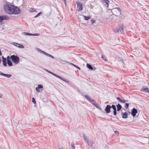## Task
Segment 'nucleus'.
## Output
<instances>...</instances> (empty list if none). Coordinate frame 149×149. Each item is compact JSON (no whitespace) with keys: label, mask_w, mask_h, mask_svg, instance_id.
Wrapping results in <instances>:
<instances>
[{"label":"nucleus","mask_w":149,"mask_h":149,"mask_svg":"<svg viewBox=\"0 0 149 149\" xmlns=\"http://www.w3.org/2000/svg\"><path fill=\"white\" fill-rule=\"evenodd\" d=\"M70 64L74 66V67H75L76 68L77 67V66L76 65H75L74 64H73L72 63H70Z\"/></svg>","instance_id":"34"},{"label":"nucleus","mask_w":149,"mask_h":149,"mask_svg":"<svg viewBox=\"0 0 149 149\" xmlns=\"http://www.w3.org/2000/svg\"><path fill=\"white\" fill-rule=\"evenodd\" d=\"M71 147L72 149H74L75 148V146L74 143H71Z\"/></svg>","instance_id":"30"},{"label":"nucleus","mask_w":149,"mask_h":149,"mask_svg":"<svg viewBox=\"0 0 149 149\" xmlns=\"http://www.w3.org/2000/svg\"><path fill=\"white\" fill-rule=\"evenodd\" d=\"M55 76L57 77V78H58V77H59V76L58 75L56 74V75H55Z\"/></svg>","instance_id":"39"},{"label":"nucleus","mask_w":149,"mask_h":149,"mask_svg":"<svg viewBox=\"0 0 149 149\" xmlns=\"http://www.w3.org/2000/svg\"><path fill=\"white\" fill-rule=\"evenodd\" d=\"M39 51H40V52L42 53V52H44L42 50H41L39 49Z\"/></svg>","instance_id":"38"},{"label":"nucleus","mask_w":149,"mask_h":149,"mask_svg":"<svg viewBox=\"0 0 149 149\" xmlns=\"http://www.w3.org/2000/svg\"><path fill=\"white\" fill-rule=\"evenodd\" d=\"M111 108V106L109 105H107L105 109V111L107 113H109L110 112V109Z\"/></svg>","instance_id":"6"},{"label":"nucleus","mask_w":149,"mask_h":149,"mask_svg":"<svg viewBox=\"0 0 149 149\" xmlns=\"http://www.w3.org/2000/svg\"><path fill=\"white\" fill-rule=\"evenodd\" d=\"M41 13H42L41 12H40L39 13L35 16V17H38L39 16Z\"/></svg>","instance_id":"31"},{"label":"nucleus","mask_w":149,"mask_h":149,"mask_svg":"<svg viewBox=\"0 0 149 149\" xmlns=\"http://www.w3.org/2000/svg\"><path fill=\"white\" fill-rule=\"evenodd\" d=\"M89 102L92 104L95 107L97 108H99V106L97 103H96L93 100H91Z\"/></svg>","instance_id":"8"},{"label":"nucleus","mask_w":149,"mask_h":149,"mask_svg":"<svg viewBox=\"0 0 149 149\" xmlns=\"http://www.w3.org/2000/svg\"><path fill=\"white\" fill-rule=\"evenodd\" d=\"M42 53H43L44 54H45L46 55H47V56H48L49 55V54L46 52H42Z\"/></svg>","instance_id":"32"},{"label":"nucleus","mask_w":149,"mask_h":149,"mask_svg":"<svg viewBox=\"0 0 149 149\" xmlns=\"http://www.w3.org/2000/svg\"><path fill=\"white\" fill-rule=\"evenodd\" d=\"M48 56H49L50 57H51L52 58H54L53 56H52V55H50L49 54V55Z\"/></svg>","instance_id":"37"},{"label":"nucleus","mask_w":149,"mask_h":149,"mask_svg":"<svg viewBox=\"0 0 149 149\" xmlns=\"http://www.w3.org/2000/svg\"><path fill=\"white\" fill-rule=\"evenodd\" d=\"M121 28L122 30H123L124 29V28L123 27V26H122V27H121Z\"/></svg>","instance_id":"40"},{"label":"nucleus","mask_w":149,"mask_h":149,"mask_svg":"<svg viewBox=\"0 0 149 149\" xmlns=\"http://www.w3.org/2000/svg\"><path fill=\"white\" fill-rule=\"evenodd\" d=\"M30 12H36V11L33 8H31L30 9Z\"/></svg>","instance_id":"26"},{"label":"nucleus","mask_w":149,"mask_h":149,"mask_svg":"<svg viewBox=\"0 0 149 149\" xmlns=\"http://www.w3.org/2000/svg\"><path fill=\"white\" fill-rule=\"evenodd\" d=\"M101 58H102L104 61H107V60L105 58V57H104L103 55H102L101 56Z\"/></svg>","instance_id":"25"},{"label":"nucleus","mask_w":149,"mask_h":149,"mask_svg":"<svg viewBox=\"0 0 149 149\" xmlns=\"http://www.w3.org/2000/svg\"><path fill=\"white\" fill-rule=\"evenodd\" d=\"M77 5V8H78V11H81L83 9L82 3L80 2H76Z\"/></svg>","instance_id":"5"},{"label":"nucleus","mask_w":149,"mask_h":149,"mask_svg":"<svg viewBox=\"0 0 149 149\" xmlns=\"http://www.w3.org/2000/svg\"><path fill=\"white\" fill-rule=\"evenodd\" d=\"M10 58L13 62L15 64H17L19 63V57L17 56L14 55H12L10 56Z\"/></svg>","instance_id":"3"},{"label":"nucleus","mask_w":149,"mask_h":149,"mask_svg":"<svg viewBox=\"0 0 149 149\" xmlns=\"http://www.w3.org/2000/svg\"><path fill=\"white\" fill-rule=\"evenodd\" d=\"M32 102H33L35 104H36V102L35 101V100L34 97L32 98Z\"/></svg>","instance_id":"28"},{"label":"nucleus","mask_w":149,"mask_h":149,"mask_svg":"<svg viewBox=\"0 0 149 149\" xmlns=\"http://www.w3.org/2000/svg\"><path fill=\"white\" fill-rule=\"evenodd\" d=\"M141 91L149 93V89L148 88L143 87L141 89Z\"/></svg>","instance_id":"11"},{"label":"nucleus","mask_w":149,"mask_h":149,"mask_svg":"<svg viewBox=\"0 0 149 149\" xmlns=\"http://www.w3.org/2000/svg\"><path fill=\"white\" fill-rule=\"evenodd\" d=\"M50 73H51L52 74V73H53L52 72H50Z\"/></svg>","instance_id":"46"},{"label":"nucleus","mask_w":149,"mask_h":149,"mask_svg":"<svg viewBox=\"0 0 149 149\" xmlns=\"http://www.w3.org/2000/svg\"><path fill=\"white\" fill-rule=\"evenodd\" d=\"M0 75L3 76L8 78L12 76V75L10 74H5L2 72L0 73Z\"/></svg>","instance_id":"12"},{"label":"nucleus","mask_w":149,"mask_h":149,"mask_svg":"<svg viewBox=\"0 0 149 149\" xmlns=\"http://www.w3.org/2000/svg\"><path fill=\"white\" fill-rule=\"evenodd\" d=\"M39 34L38 33H36L34 34H32V36H39Z\"/></svg>","instance_id":"36"},{"label":"nucleus","mask_w":149,"mask_h":149,"mask_svg":"<svg viewBox=\"0 0 149 149\" xmlns=\"http://www.w3.org/2000/svg\"><path fill=\"white\" fill-rule=\"evenodd\" d=\"M122 115H123V116H122L123 118H127V113H122Z\"/></svg>","instance_id":"17"},{"label":"nucleus","mask_w":149,"mask_h":149,"mask_svg":"<svg viewBox=\"0 0 149 149\" xmlns=\"http://www.w3.org/2000/svg\"><path fill=\"white\" fill-rule=\"evenodd\" d=\"M24 35L25 36H32V34L31 33H26V32H23V33Z\"/></svg>","instance_id":"20"},{"label":"nucleus","mask_w":149,"mask_h":149,"mask_svg":"<svg viewBox=\"0 0 149 149\" xmlns=\"http://www.w3.org/2000/svg\"><path fill=\"white\" fill-rule=\"evenodd\" d=\"M36 90L38 93H39L40 92L39 88L38 87H36Z\"/></svg>","instance_id":"29"},{"label":"nucleus","mask_w":149,"mask_h":149,"mask_svg":"<svg viewBox=\"0 0 149 149\" xmlns=\"http://www.w3.org/2000/svg\"><path fill=\"white\" fill-rule=\"evenodd\" d=\"M39 88H43V86L42 85L40 84L38 85V87Z\"/></svg>","instance_id":"27"},{"label":"nucleus","mask_w":149,"mask_h":149,"mask_svg":"<svg viewBox=\"0 0 149 149\" xmlns=\"http://www.w3.org/2000/svg\"><path fill=\"white\" fill-rule=\"evenodd\" d=\"M137 113V109L134 108H133L132 112V114L133 116H135L136 115V114Z\"/></svg>","instance_id":"9"},{"label":"nucleus","mask_w":149,"mask_h":149,"mask_svg":"<svg viewBox=\"0 0 149 149\" xmlns=\"http://www.w3.org/2000/svg\"><path fill=\"white\" fill-rule=\"evenodd\" d=\"M77 68H78L79 70H80V69H81L79 67H78V66H77Z\"/></svg>","instance_id":"43"},{"label":"nucleus","mask_w":149,"mask_h":149,"mask_svg":"<svg viewBox=\"0 0 149 149\" xmlns=\"http://www.w3.org/2000/svg\"><path fill=\"white\" fill-rule=\"evenodd\" d=\"M13 6L9 3L5 4L4 6V9L5 12L7 13L10 14L11 13Z\"/></svg>","instance_id":"1"},{"label":"nucleus","mask_w":149,"mask_h":149,"mask_svg":"<svg viewBox=\"0 0 149 149\" xmlns=\"http://www.w3.org/2000/svg\"><path fill=\"white\" fill-rule=\"evenodd\" d=\"M117 111H119L121 108V106L119 104H118L117 105Z\"/></svg>","instance_id":"18"},{"label":"nucleus","mask_w":149,"mask_h":149,"mask_svg":"<svg viewBox=\"0 0 149 149\" xmlns=\"http://www.w3.org/2000/svg\"><path fill=\"white\" fill-rule=\"evenodd\" d=\"M84 18V19L85 20H88V19H90V18H91V16H88V17H86V16H83Z\"/></svg>","instance_id":"22"},{"label":"nucleus","mask_w":149,"mask_h":149,"mask_svg":"<svg viewBox=\"0 0 149 149\" xmlns=\"http://www.w3.org/2000/svg\"><path fill=\"white\" fill-rule=\"evenodd\" d=\"M129 104L128 103H126L125 104V107L126 109H127L128 108Z\"/></svg>","instance_id":"24"},{"label":"nucleus","mask_w":149,"mask_h":149,"mask_svg":"<svg viewBox=\"0 0 149 149\" xmlns=\"http://www.w3.org/2000/svg\"><path fill=\"white\" fill-rule=\"evenodd\" d=\"M10 57L9 56H8L7 57V62L8 65L10 66H11L12 65V63L10 60Z\"/></svg>","instance_id":"7"},{"label":"nucleus","mask_w":149,"mask_h":149,"mask_svg":"<svg viewBox=\"0 0 149 149\" xmlns=\"http://www.w3.org/2000/svg\"><path fill=\"white\" fill-rule=\"evenodd\" d=\"M58 78L60 79H61V80L63 81H64V80L62 78V77H61L60 76H59Z\"/></svg>","instance_id":"35"},{"label":"nucleus","mask_w":149,"mask_h":149,"mask_svg":"<svg viewBox=\"0 0 149 149\" xmlns=\"http://www.w3.org/2000/svg\"><path fill=\"white\" fill-rule=\"evenodd\" d=\"M52 75H53L54 76H55V75H56V74H54V73H52Z\"/></svg>","instance_id":"45"},{"label":"nucleus","mask_w":149,"mask_h":149,"mask_svg":"<svg viewBox=\"0 0 149 149\" xmlns=\"http://www.w3.org/2000/svg\"><path fill=\"white\" fill-rule=\"evenodd\" d=\"M113 110V114L114 116L116 115V108L115 106L114 105H112L111 106Z\"/></svg>","instance_id":"13"},{"label":"nucleus","mask_w":149,"mask_h":149,"mask_svg":"<svg viewBox=\"0 0 149 149\" xmlns=\"http://www.w3.org/2000/svg\"><path fill=\"white\" fill-rule=\"evenodd\" d=\"M86 137H84V139H85L86 141V140H87V139H86Z\"/></svg>","instance_id":"44"},{"label":"nucleus","mask_w":149,"mask_h":149,"mask_svg":"<svg viewBox=\"0 0 149 149\" xmlns=\"http://www.w3.org/2000/svg\"><path fill=\"white\" fill-rule=\"evenodd\" d=\"M105 3V6L106 7H108L109 6L108 3H109V1L108 0H102Z\"/></svg>","instance_id":"16"},{"label":"nucleus","mask_w":149,"mask_h":149,"mask_svg":"<svg viewBox=\"0 0 149 149\" xmlns=\"http://www.w3.org/2000/svg\"><path fill=\"white\" fill-rule=\"evenodd\" d=\"M112 12L113 15H117L121 14V10L118 8H116L112 10Z\"/></svg>","instance_id":"4"},{"label":"nucleus","mask_w":149,"mask_h":149,"mask_svg":"<svg viewBox=\"0 0 149 149\" xmlns=\"http://www.w3.org/2000/svg\"><path fill=\"white\" fill-rule=\"evenodd\" d=\"M86 65H87V67L89 69H91V70H92L93 69V68L91 66V65H90L89 64H86Z\"/></svg>","instance_id":"23"},{"label":"nucleus","mask_w":149,"mask_h":149,"mask_svg":"<svg viewBox=\"0 0 149 149\" xmlns=\"http://www.w3.org/2000/svg\"><path fill=\"white\" fill-rule=\"evenodd\" d=\"M91 23L92 24H93V23H95V20L93 19H92L91 20Z\"/></svg>","instance_id":"33"},{"label":"nucleus","mask_w":149,"mask_h":149,"mask_svg":"<svg viewBox=\"0 0 149 149\" xmlns=\"http://www.w3.org/2000/svg\"><path fill=\"white\" fill-rule=\"evenodd\" d=\"M85 97L89 102L91 100V98L87 95H85Z\"/></svg>","instance_id":"21"},{"label":"nucleus","mask_w":149,"mask_h":149,"mask_svg":"<svg viewBox=\"0 0 149 149\" xmlns=\"http://www.w3.org/2000/svg\"><path fill=\"white\" fill-rule=\"evenodd\" d=\"M11 11L10 14H18L20 13V10L17 7L13 6Z\"/></svg>","instance_id":"2"},{"label":"nucleus","mask_w":149,"mask_h":149,"mask_svg":"<svg viewBox=\"0 0 149 149\" xmlns=\"http://www.w3.org/2000/svg\"><path fill=\"white\" fill-rule=\"evenodd\" d=\"M115 132L116 133H117L118 134H119L118 132V131H115Z\"/></svg>","instance_id":"41"},{"label":"nucleus","mask_w":149,"mask_h":149,"mask_svg":"<svg viewBox=\"0 0 149 149\" xmlns=\"http://www.w3.org/2000/svg\"><path fill=\"white\" fill-rule=\"evenodd\" d=\"M16 44L17 45H16V46L18 47H19V48H24V47L22 45L19 44H18L17 43H16Z\"/></svg>","instance_id":"19"},{"label":"nucleus","mask_w":149,"mask_h":149,"mask_svg":"<svg viewBox=\"0 0 149 149\" xmlns=\"http://www.w3.org/2000/svg\"><path fill=\"white\" fill-rule=\"evenodd\" d=\"M59 149H63V148H60Z\"/></svg>","instance_id":"47"},{"label":"nucleus","mask_w":149,"mask_h":149,"mask_svg":"<svg viewBox=\"0 0 149 149\" xmlns=\"http://www.w3.org/2000/svg\"><path fill=\"white\" fill-rule=\"evenodd\" d=\"M3 59H2V63L3 65L4 66H6L7 65V63H6V58H4L3 57Z\"/></svg>","instance_id":"14"},{"label":"nucleus","mask_w":149,"mask_h":149,"mask_svg":"<svg viewBox=\"0 0 149 149\" xmlns=\"http://www.w3.org/2000/svg\"><path fill=\"white\" fill-rule=\"evenodd\" d=\"M8 19V17L6 16H0V23L1 22L4 20H7Z\"/></svg>","instance_id":"10"},{"label":"nucleus","mask_w":149,"mask_h":149,"mask_svg":"<svg viewBox=\"0 0 149 149\" xmlns=\"http://www.w3.org/2000/svg\"><path fill=\"white\" fill-rule=\"evenodd\" d=\"M64 0V3H65V4H66V0Z\"/></svg>","instance_id":"42"},{"label":"nucleus","mask_w":149,"mask_h":149,"mask_svg":"<svg viewBox=\"0 0 149 149\" xmlns=\"http://www.w3.org/2000/svg\"><path fill=\"white\" fill-rule=\"evenodd\" d=\"M116 99L117 100H118L119 102L121 103H125L127 102V101L123 99V100H122L119 97H117L116 98Z\"/></svg>","instance_id":"15"}]
</instances>
